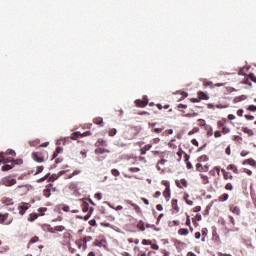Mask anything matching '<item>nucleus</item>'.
<instances>
[{"mask_svg":"<svg viewBox=\"0 0 256 256\" xmlns=\"http://www.w3.org/2000/svg\"><path fill=\"white\" fill-rule=\"evenodd\" d=\"M91 135V131H86L84 133H81L80 137H89Z\"/></svg>","mask_w":256,"mask_h":256,"instance_id":"nucleus-62","label":"nucleus"},{"mask_svg":"<svg viewBox=\"0 0 256 256\" xmlns=\"http://www.w3.org/2000/svg\"><path fill=\"white\" fill-rule=\"evenodd\" d=\"M171 205H172V209H174L176 213H179V206L177 205V199H172Z\"/></svg>","mask_w":256,"mask_h":256,"instance_id":"nucleus-26","label":"nucleus"},{"mask_svg":"<svg viewBox=\"0 0 256 256\" xmlns=\"http://www.w3.org/2000/svg\"><path fill=\"white\" fill-rule=\"evenodd\" d=\"M37 217H39L37 214H31L28 221H35L37 219Z\"/></svg>","mask_w":256,"mask_h":256,"instance_id":"nucleus-57","label":"nucleus"},{"mask_svg":"<svg viewBox=\"0 0 256 256\" xmlns=\"http://www.w3.org/2000/svg\"><path fill=\"white\" fill-rule=\"evenodd\" d=\"M229 199V194H227V193H224V194H222L220 197H219V201H221V202H225V201H227Z\"/></svg>","mask_w":256,"mask_h":256,"instance_id":"nucleus-34","label":"nucleus"},{"mask_svg":"<svg viewBox=\"0 0 256 256\" xmlns=\"http://www.w3.org/2000/svg\"><path fill=\"white\" fill-rule=\"evenodd\" d=\"M242 165H250L251 167H256V161L253 158H249L247 160H244Z\"/></svg>","mask_w":256,"mask_h":256,"instance_id":"nucleus-17","label":"nucleus"},{"mask_svg":"<svg viewBox=\"0 0 256 256\" xmlns=\"http://www.w3.org/2000/svg\"><path fill=\"white\" fill-rule=\"evenodd\" d=\"M81 137V132H74L70 137L64 138L63 145H67V142H69V139H72L73 141H77Z\"/></svg>","mask_w":256,"mask_h":256,"instance_id":"nucleus-8","label":"nucleus"},{"mask_svg":"<svg viewBox=\"0 0 256 256\" xmlns=\"http://www.w3.org/2000/svg\"><path fill=\"white\" fill-rule=\"evenodd\" d=\"M162 185H164L166 189H171V184L167 180H163Z\"/></svg>","mask_w":256,"mask_h":256,"instance_id":"nucleus-49","label":"nucleus"},{"mask_svg":"<svg viewBox=\"0 0 256 256\" xmlns=\"http://www.w3.org/2000/svg\"><path fill=\"white\" fill-rule=\"evenodd\" d=\"M108 135L109 137H115V135H117V129L115 128L110 129L108 132Z\"/></svg>","mask_w":256,"mask_h":256,"instance_id":"nucleus-40","label":"nucleus"},{"mask_svg":"<svg viewBox=\"0 0 256 256\" xmlns=\"http://www.w3.org/2000/svg\"><path fill=\"white\" fill-rule=\"evenodd\" d=\"M204 87H210V89H214L215 88V84H213L212 81H208V82H203Z\"/></svg>","mask_w":256,"mask_h":256,"instance_id":"nucleus-35","label":"nucleus"},{"mask_svg":"<svg viewBox=\"0 0 256 256\" xmlns=\"http://www.w3.org/2000/svg\"><path fill=\"white\" fill-rule=\"evenodd\" d=\"M178 234L182 236H187L189 235V230L187 228H181L178 230Z\"/></svg>","mask_w":256,"mask_h":256,"instance_id":"nucleus-29","label":"nucleus"},{"mask_svg":"<svg viewBox=\"0 0 256 256\" xmlns=\"http://www.w3.org/2000/svg\"><path fill=\"white\" fill-rule=\"evenodd\" d=\"M61 175H65V171H60L58 174H53L52 176L49 177V181H57Z\"/></svg>","mask_w":256,"mask_h":256,"instance_id":"nucleus-19","label":"nucleus"},{"mask_svg":"<svg viewBox=\"0 0 256 256\" xmlns=\"http://www.w3.org/2000/svg\"><path fill=\"white\" fill-rule=\"evenodd\" d=\"M163 197H165L166 201H169L171 199V188H165L163 191Z\"/></svg>","mask_w":256,"mask_h":256,"instance_id":"nucleus-20","label":"nucleus"},{"mask_svg":"<svg viewBox=\"0 0 256 256\" xmlns=\"http://www.w3.org/2000/svg\"><path fill=\"white\" fill-rule=\"evenodd\" d=\"M150 246H151V249H154V251H159V245L153 244V242H151Z\"/></svg>","mask_w":256,"mask_h":256,"instance_id":"nucleus-56","label":"nucleus"},{"mask_svg":"<svg viewBox=\"0 0 256 256\" xmlns=\"http://www.w3.org/2000/svg\"><path fill=\"white\" fill-rule=\"evenodd\" d=\"M245 99H247V96L241 95V96H236L233 101L234 103H240V101H245Z\"/></svg>","mask_w":256,"mask_h":256,"instance_id":"nucleus-27","label":"nucleus"},{"mask_svg":"<svg viewBox=\"0 0 256 256\" xmlns=\"http://www.w3.org/2000/svg\"><path fill=\"white\" fill-rule=\"evenodd\" d=\"M129 171H131V173H139V171H141V169L138 167H132L129 169Z\"/></svg>","mask_w":256,"mask_h":256,"instance_id":"nucleus-51","label":"nucleus"},{"mask_svg":"<svg viewBox=\"0 0 256 256\" xmlns=\"http://www.w3.org/2000/svg\"><path fill=\"white\" fill-rule=\"evenodd\" d=\"M227 171H233L235 175H239V168L235 164H230L227 166Z\"/></svg>","mask_w":256,"mask_h":256,"instance_id":"nucleus-13","label":"nucleus"},{"mask_svg":"<svg viewBox=\"0 0 256 256\" xmlns=\"http://www.w3.org/2000/svg\"><path fill=\"white\" fill-rule=\"evenodd\" d=\"M11 223H13V216L9 213H0V225H11Z\"/></svg>","mask_w":256,"mask_h":256,"instance_id":"nucleus-1","label":"nucleus"},{"mask_svg":"<svg viewBox=\"0 0 256 256\" xmlns=\"http://www.w3.org/2000/svg\"><path fill=\"white\" fill-rule=\"evenodd\" d=\"M32 159H34L36 163H43V161H45V158L42 157L41 153L39 152H33Z\"/></svg>","mask_w":256,"mask_h":256,"instance_id":"nucleus-9","label":"nucleus"},{"mask_svg":"<svg viewBox=\"0 0 256 256\" xmlns=\"http://www.w3.org/2000/svg\"><path fill=\"white\" fill-rule=\"evenodd\" d=\"M151 243H152L151 240H147V239L142 240V245H151Z\"/></svg>","mask_w":256,"mask_h":256,"instance_id":"nucleus-61","label":"nucleus"},{"mask_svg":"<svg viewBox=\"0 0 256 256\" xmlns=\"http://www.w3.org/2000/svg\"><path fill=\"white\" fill-rule=\"evenodd\" d=\"M81 207L83 213H87V211H89V203H87V201H82Z\"/></svg>","mask_w":256,"mask_h":256,"instance_id":"nucleus-25","label":"nucleus"},{"mask_svg":"<svg viewBox=\"0 0 256 256\" xmlns=\"http://www.w3.org/2000/svg\"><path fill=\"white\" fill-rule=\"evenodd\" d=\"M37 241H39V236H34L30 239L29 241V245L33 244V243H37Z\"/></svg>","mask_w":256,"mask_h":256,"instance_id":"nucleus-47","label":"nucleus"},{"mask_svg":"<svg viewBox=\"0 0 256 256\" xmlns=\"http://www.w3.org/2000/svg\"><path fill=\"white\" fill-rule=\"evenodd\" d=\"M248 111L255 112V111H256V106H255V105H250V106L248 107Z\"/></svg>","mask_w":256,"mask_h":256,"instance_id":"nucleus-63","label":"nucleus"},{"mask_svg":"<svg viewBox=\"0 0 256 256\" xmlns=\"http://www.w3.org/2000/svg\"><path fill=\"white\" fill-rule=\"evenodd\" d=\"M11 164H5L4 166H2V171H11V169H13L15 166L13 164V162L11 160H9Z\"/></svg>","mask_w":256,"mask_h":256,"instance_id":"nucleus-21","label":"nucleus"},{"mask_svg":"<svg viewBox=\"0 0 256 256\" xmlns=\"http://www.w3.org/2000/svg\"><path fill=\"white\" fill-rule=\"evenodd\" d=\"M6 155H12L15 156V151L14 150H10L9 152H1L0 153V165L1 163H9V158H5Z\"/></svg>","mask_w":256,"mask_h":256,"instance_id":"nucleus-5","label":"nucleus"},{"mask_svg":"<svg viewBox=\"0 0 256 256\" xmlns=\"http://www.w3.org/2000/svg\"><path fill=\"white\" fill-rule=\"evenodd\" d=\"M200 179L202 180L203 185H209V176L200 174Z\"/></svg>","mask_w":256,"mask_h":256,"instance_id":"nucleus-24","label":"nucleus"},{"mask_svg":"<svg viewBox=\"0 0 256 256\" xmlns=\"http://www.w3.org/2000/svg\"><path fill=\"white\" fill-rule=\"evenodd\" d=\"M221 173L223 175L224 181L233 180V176L231 175V172H227V170L222 168Z\"/></svg>","mask_w":256,"mask_h":256,"instance_id":"nucleus-10","label":"nucleus"},{"mask_svg":"<svg viewBox=\"0 0 256 256\" xmlns=\"http://www.w3.org/2000/svg\"><path fill=\"white\" fill-rule=\"evenodd\" d=\"M44 229L49 233H57V232L65 231V226L60 225V226L51 227V225H46L44 226Z\"/></svg>","mask_w":256,"mask_h":256,"instance_id":"nucleus-3","label":"nucleus"},{"mask_svg":"<svg viewBox=\"0 0 256 256\" xmlns=\"http://www.w3.org/2000/svg\"><path fill=\"white\" fill-rule=\"evenodd\" d=\"M57 188L53 187V184H48L43 191L44 197H51V193H55Z\"/></svg>","mask_w":256,"mask_h":256,"instance_id":"nucleus-7","label":"nucleus"},{"mask_svg":"<svg viewBox=\"0 0 256 256\" xmlns=\"http://www.w3.org/2000/svg\"><path fill=\"white\" fill-rule=\"evenodd\" d=\"M183 153H185V151H183V149L179 148V151L177 152L179 159H182Z\"/></svg>","mask_w":256,"mask_h":256,"instance_id":"nucleus-59","label":"nucleus"},{"mask_svg":"<svg viewBox=\"0 0 256 256\" xmlns=\"http://www.w3.org/2000/svg\"><path fill=\"white\" fill-rule=\"evenodd\" d=\"M137 229H140V231H145V222H143V220L138 222Z\"/></svg>","mask_w":256,"mask_h":256,"instance_id":"nucleus-32","label":"nucleus"},{"mask_svg":"<svg viewBox=\"0 0 256 256\" xmlns=\"http://www.w3.org/2000/svg\"><path fill=\"white\" fill-rule=\"evenodd\" d=\"M39 143H41V142L39 141V139H36V140H34V141H30V142H29V145H30V147H37V146L39 145Z\"/></svg>","mask_w":256,"mask_h":256,"instance_id":"nucleus-38","label":"nucleus"},{"mask_svg":"<svg viewBox=\"0 0 256 256\" xmlns=\"http://www.w3.org/2000/svg\"><path fill=\"white\" fill-rule=\"evenodd\" d=\"M197 161H198L199 163H205V162L209 161V156H207V155H202V156L198 157Z\"/></svg>","mask_w":256,"mask_h":256,"instance_id":"nucleus-28","label":"nucleus"},{"mask_svg":"<svg viewBox=\"0 0 256 256\" xmlns=\"http://www.w3.org/2000/svg\"><path fill=\"white\" fill-rule=\"evenodd\" d=\"M29 209V204H23L18 207L19 215H25V212Z\"/></svg>","mask_w":256,"mask_h":256,"instance_id":"nucleus-18","label":"nucleus"},{"mask_svg":"<svg viewBox=\"0 0 256 256\" xmlns=\"http://www.w3.org/2000/svg\"><path fill=\"white\" fill-rule=\"evenodd\" d=\"M111 173L114 177H119L121 175V173L117 169H112Z\"/></svg>","mask_w":256,"mask_h":256,"instance_id":"nucleus-48","label":"nucleus"},{"mask_svg":"<svg viewBox=\"0 0 256 256\" xmlns=\"http://www.w3.org/2000/svg\"><path fill=\"white\" fill-rule=\"evenodd\" d=\"M196 171H198L199 173H203V164L202 163L196 164Z\"/></svg>","mask_w":256,"mask_h":256,"instance_id":"nucleus-41","label":"nucleus"},{"mask_svg":"<svg viewBox=\"0 0 256 256\" xmlns=\"http://www.w3.org/2000/svg\"><path fill=\"white\" fill-rule=\"evenodd\" d=\"M249 78L251 79V81H253V83H256V76H255V74H250Z\"/></svg>","mask_w":256,"mask_h":256,"instance_id":"nucleus-64","label":"nucleus"},{"mask_svg":"<svg viewBox=\"0 0 256 256\" xmlns=\"http://www.w3.org/2000/svg\"><path fill=\"white\" fill-rule=\"evenodd\" d=\"M125 139H128V141L133 140L134 137H137V131L135 128H129L124 132Z\"/></svg>","mask_w":256,"mask_h":256,"instance_id":"nucleus-4","label":"nucleus"},{"mask_svg":"<svg viewBox=\"0 0 256 256\" xmlns=\"http://www.w3.org/2000/svg\"><path fill=\"white\" fill-rule=\"evenodd\" d=\"M75 244L77 245L78 249H81V247H83V239L76 240Z\"/></svg>","mask_w":256,"mask_h":256,"instance_id":"nucleus-44","label":"nucleus"},{"mask_svg":"<svg viewBox=\"0 0 256 256\" xmlns=\"http://www.w3.org/2000/svg\"><path fill=\"white\" fill-rule=\"evenodd\" d=\"M93 123L103 126V119L101 117L94 118Z\"/></svg>","mask_w":256,"mask_h":256,"instance_id":"nucleus-33","label":"nucleus"},{"mask_svg":"<svg viewBox=\"0 0 256 256\" xmlns=\"http://www.w3.org/2000/svg\"><path fill=\"white\" fill-rule=\"evenodd\" d=\"M1 185H4V187H13V185H17V180L11 178L10 176H6L2 178Z\"/></svg>","mask_w":256,"mask_h":256,"instance_id":"nucleus-2","label":"nucleus"},{"mask_svg":"<svg viewBox=\"0 0 256 256\" xmlns=\"http://www.w3.org/2000/svg\"><path fill=\"white\" fill-rule=\"evenodd\" d=\"M47 179H49V174H47L44 177L38 179V183H43V181H47Z\"/></svg>","mask_w":256,"mask_h":256,"instance_id":"nucleus-55","label":"nucleus"},{"mask_svg":"<svg viewBox=\"0 0 256 256\" xmlns=\"http://www.w3.org/2000/svg\"><path fill=\"white\" fill-rule=\"evenodd\" d=\"M95 153H96V155H103V153H109V150L104 149V148H97L95 150Z\"/></svg>","mask_w":256,"mask_h":256,"instance_id":"nucleus-30","label":"nucleus"},{"mask_svg":"<svg viewBox=\"0 0 256 256\" xmlns=\"http://www.w3.org/2000/svg\"><path fill=\"white\" fill-rule=\"evenodd\" d=\"M93 245L94 247H103V240H95Z\"/></svg>","mask_w":256,"mask_h":256,"instance_id":"nucleus-39","label":"nucleus"},{"mask_svg":"<svg viewBox=\"0 0 256 256\" xmlns=\"http://www.w3.org/2000/svg\"><path fill=\"white\" fill-rule=\"evenodd\" d=\"M134 103L136 107L145 108L147 105H149V99L147 96H144L143 99H137Z\"/></svg>","mask_w":256,"mask_h":256,"instance_id":"nucleus-6","label":"nucleus"},{"mask_svg":"<svg viewBox=\"0 0 256 256\" xmlns=\"http://www.w3.org/2000/svg\"><path fill=\"white\" fill-rule=\"evenodd\" d=\"M82 241H85V243H89V241H93V237L86 236V237L82 238Z\"/></svg>","mask_w":256,"mask_h":256,"instance_id":"nucleus-54","label":"nucleus"},{"mask_svg":"<svg viewBox=\"0 0 256 256\" xmlns=\"http://www.w3.org/2000/svg\"><path fill=\"white\" fill-rule=\"evenodd\" d=\"M242 131H243V133H246V135H248L249 137H253V135H255L253 130L249 129L248 127H243Z\"/></svg>","mask_w":256,"mask_h":256,"instance_id":"nucleus-23","label":"nucleus"},{"mask_svg":"<svg viewBox=\"0 0 256 256\" xmlns=\"http://www.w3.org/2000/svg\"><path fill=\"white\" fill-rule=\"evenodd\" d=\"M225 189H226V191H233V189H234L233 184L231 182L227 183L225 185Z\"/></svg>","mask_w":256,"mask_h":256,"instance_id":"nucleus-43","label":"nucleus"},{"mask_svg":"<svg viewBox=\"0 0 256 256\" xmlns=\"http://www.w3.org/2000/svg\"><path fill=\"white\" fill-rule=\"evenodd\" d=\"M197 221H201V214H197L195 218H192V223L197 225Z\"/></svg>","mask_w":256,"mask_h":256,"instance_id":"nucleus-37","label":"nucleus"},{"mask_svg":"<svg viewBox=\"0 0 256 256\" xmlns=\"http://www.w3.org/2000/svg\"><path fill=\"white\" fill-rule=\"evenodd\" d=\"M80 173H81L80 170H74L73 173L68 176V179H73L75 175H79Z\"/></svg>","mask_w":256,"mask_h":256,"instance_id":"nucleus-42","label":"nucleus"},{"mask_svg":"<svg viewBox=\"0 0 256 256\" xmlns=\"http://www.w3.org/2000/svg\"><path fill=\"white\" fill-rule=\"evenodd\" d=\"M165 163H167V160L162 158L160 161H158L156 169H158V171H163V165H165Z\"/></svg>","mask_w":256,"mask_h":256,"instance_id":"nucleus-22","label":"nucleus"},{"mask_svg":"<svg viewBox=\"0 0 256 256\" xmlns=\"http://www.w3.org/2000/svg\"><path fill=\"white\" fill-rule=\"evenodd\" d=\"M227 107H229V105H227V104H217L216 105V109H227Z\"/></svg>","mask_w":256,"mask_h":256,"instance_id":"nucleus-50","label":"nucleus"},{"mask_svg":"<svg viewBox=\"0 0 256 256\" xmlns=\"http://www.w3.org/2000/svg\"><path fill=\"white\" fill-rule=\"evenodd\" d=\"M230 132H231V130L229 128H227V127L222 128L223 135H227V133H230Z\"/></svg>","mask_w":256,"mask_h":256,"instance_id":"nucleus-58","label":"nucleus"},{"mask_svg":"<svg viewBox=\"0 0 256 256\" xmlns=\"http://www.w3.org/2000/svg\"><path fill=\"white\" fill-rule=\"evenodd\" d=\"M43 169H45V167H43V166H37V167H36L35 175H39V173H43Z\"/></svg>","mask_w":256,"mask_h":256,"instance_id":"nucleus-46","label":"nucleus"},{"mask_svg":"<svg viewBox=\"0 0 256 256\" xmlns=\"http://www.w3.org/2000/svg\"><path fill=\"white\" fill-rule=\"evenodd\" d=\"M153 147V145L151 144H146L144 147H142L140 149V153L141 155H146L147 154V151H151V148Z\"/></svg>","mask_w":256,"mask_h":256,"instance_id":"nucleus-16","label":"nucleus"},{"mask_svg":"<svg viewBox=\"0 0 256 256\" xmlns=\"http://www.w3.org/2000/svg\"><path fill=\"white\" fill-rule=\"evenodd\" d=\"M184 200L186 201L187 205H193V200H189V195L187 193L184 194Z\"/></svg>","mask_w":256,"mask_h":256,"instance_id":"nucleus-36","label":"nucleus"},{"mask_svg":"<svg viewBox=\"0 0 256 256\" xmlns=\"http://www.w3.org/2000/svg\"><path fill=\"white\" fill-rule=\"evenodd\" d=\"M47 211L46 207H42L38 209V213H40V215H45V212Z\"/></svg>","mask_w":256,"mask_h":256,"instance_id":"nucleus-52","label":"nucleus"},{"mask_svg":"<svg viewBox=\"0 0 256 256\" xmlns=\"http://www.w3.org/2000/svg\"><path fill=\"white\" fill-rule=\"evenodd\" d=\"M225 123H227V118H223L217 122V127L221 129V127H225Z\"/></svg>","mask_w":256,"mask_h":256,"instance_id":"nucleus-31","label":"nucleus"},{"mask_svg":"<svg viewBox=\"0 0 256 256\" xmlns=\"http://www.w3.org/2000/svg\"><path fill=\"white\" fill-rule=\"evenodd\" d=\"M12 164L15 165H23V159L11 160Z\"/></svg>","mask_w":256,"mask_h":256,"instance_id":"nucleus-45","label":"nucleus"},{"mask_svg":"<svg viewBox=\"0 0 256 256\" xmlns=\"http://www.w3.org/2000/svg\"><path fill=\"white\" fill-rule=\"evenodd\" d=\"M153 155L155 157H157V155H159V157H164V153L163 152H159V151H152Z\"/></svg>","mask_w":256,"mask_h":256,"instance_id":"nucleus-53","label":"nucleus"},{"mask_svg":"<svg viewBox=\"0 0 256 256\" xmlns=\"http://www.w3.org/2000/svg\"><path fill=\"white\" fill-rule=\"evenodd\" d=\"M230 211L234 215H241V209L239 208V206L231 205L230 206Z\"/></svg>","mask_w":256,"mask_h":256,"instance_id":"nucleus-15","label":"nucleus"},{"mask_svg":"<svg viewBox=\"0 0 256 256\" xmlns=\"http://www.w3.org/2000/svg\"><path fill=\"white\" fill-rule=\"evenodd\" d=\"M198 99H201L202 101H209V94H207V92L199 91Z\"/></svg>","mask_w":256,"mask_h":256,"instance_id":"nucleus-12","label":"nucleus"},{"mask_svg":"<svg viewBox=\"0 0 256 256\" xmlns=\"http://www.w3.org/2000/svg\"><path fill=\"white\" fill-rule=\"evenodd\" d=\"M176 186L179 187V189H183V187H187V180L186 179L176 180Z\"/></svg>","mask_w":256,"mask_h":256,"instance_id":"nucleus-14","label":"nucleus"},{"mask_svg":"<svg viewBox=\"0 0 256 256\" xmlns=\"http://www.w3.org/2000/svg\"><path fill=\"white\" fill-rule=\"evenodd\" d=\"M128 205H131V207H133L134 211L138 214H141V207H139V205L133 203L131 200H127Z\"/></svg>","mask_w":256,"mask_h":256,"instance_id":"nucleus-11","label":"nucleus"},{"mask_svg":"<svg viewBox=\"0 0 256 256\" xmlns=\"http://www.w3.org/2000/svg\"><path fill=\"white\" fill-rule=\"evenodd\" d=\"M209 167V164L202 166V172L207 173V171H209Z\"/></svg>","mask_w":256,"mask_h":256,"instance_id":"nucleus-60","label":"nucleus"}]
</instances>
